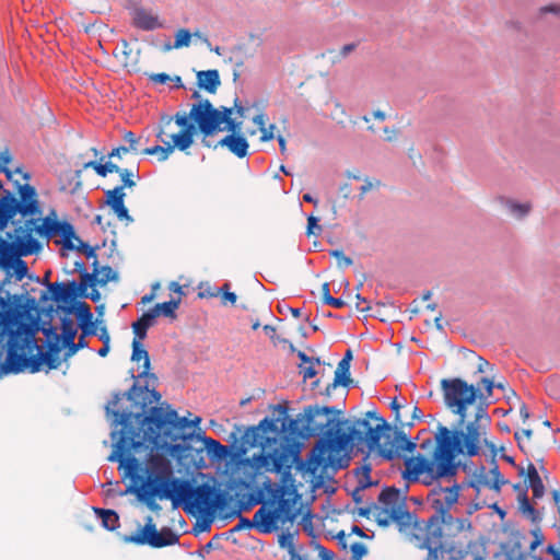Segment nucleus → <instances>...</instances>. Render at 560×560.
Listing matches in <instances>:
<instances>
[{"mask_svg": "<svg viewBox=\"0 0 560 560\" xmlns=\"http://www.w3.org/2000/svg\"><path fill=\"white\" fill-rule=\"evenodd\" d=\"M119 280L118 273L109 266L100 268L98 284L105 285L109 281L117 282Z\"/></svg>", "mask_w": 560, "mask_h": 560, "instance_id": "48", "label": "nucleus"}, {"mask_svg": "<svg viewBox=\"0 0 560 560\" xmlns=\"http://www.w3.org/2000/svg\"><path fill=\"white\" fill-rule=\"evenodd\" d=\"M527 479L530 489L533 490V497L535 499H540L545 494V486L542 480L533 463H528L527 466Z\"/></svg>", "mask_w": 560, "mask_h": 560, "instance_id": "33", "label": "nucleus"}, {"mask_svg": "<svg viewBox=\"0 0 560 560\" xmlns=\"http://www.w3.org/2000/svg\"><path fill=\"white\" fill-rule=\"evenodd\" d=\"M279 421L280 418L265 417L257 425L246 429L241 438V444L235 447L232 459L240 460L249 448L256 446L261 448V452L252 460H246L255 470L249 479H253L262 468L272 472H281L284 468L290 469V458L299 457L301 443L293 442L288 436L279 439Z\"/></svg>", "mask_w": 560, "mask_h": 560, "instance_id": "5", "label": "nucleus"}, {"mask_svg": "<svg viewBox=\"0 0 560 560\" xmlns=\"http://www.w3.org/2000/svg\"><path fill=\"white\" fill-rule=\"evenodd\" d=\"M225 128L229 131V135H241V126L242 122L237 121L234 118H230L229 120L224 121Z\"/></svg>", "mask_w": 560, "mask_h": 560, "instance_id": "60", "label": "nucleus"}, {"mask_svg": "<svg viewBox=\"0 0 560 560\" xmlns=\"http://www.w3.org/2000/svg\"><path fill=\"white\" fill-rule=\"evenodd\" d=\"M12 160L10 150L5 148L0 152V173H4L8 179L12 178V172L5 166Z\"/></svg>", "mask_w": 560, "mask_h": 560, "instance_id": "51", "label": "nucleus"}, {"mask_svg": "<svg viewBox=\"0 0 560 560\" xmlns=\"http://www.w3.org/2000/svg\"><path fill=\"white\" fill-rule=\"evenodd\" d=\"M520 511L527 515L533 523H539L541 521V516L539 512L532 505L529 499L527 497V491L523 490L518 498Z\"/></svg>", "mask_w": 560, "mask_h": 560, "instance_id": "37", "label": "nucleus"}, {"mask_svg": "<svg viewBox=\"0 0 560 560\" xmlns=\"http://www.w3.org/2000/svg\"><path fill=\"white\" fill-rule=\"evenodd\" d=\"M197 80L198 86L209 93H214L221 84L219 71L215 69L199 71Z\"/></svg>", "mask_w": 560, "mask_h": 560, "instance_id": "30", "label": "nucleus"}, {"mask_svg": "<svg viewBox=\"0 0 560 560\" xmlns=\"http://www.w3.org/2000/svg\"><path fill=\"white\" fill-rule=\"evenodd\" d=\"M186 438H189L190 441L200 442L202 446L196 448V451H206L208 457L212 462H221L229 455L232 456L233 454L231 453V448L229 446L221 444L218 440L207 436L205 433H189Z\"/></svg>", "mask_w": 560, "mask_h": 560, "instance_id": "18", "label": "nucleus"}, {"mask_svg": "<svg viewBox=\"0 0 560 560\" xmlns=\"http://www.w3.org/2000/svg\"><path fill=\"white\" fill-rule=\"evenodd\" d=\"M62 347L66 348L63 360H68L69 358L74 355L79 350L86 348L88 341L83 337H79L77 342H74V340H69L62 343Z\"/></svg>", "mask_w": 560, "mask_h": 560, "instance_id": "47", "label": "nucleus"}, {"mask_svg": "<svg viewBox=\"0 0 560 560\" xmlns=\"http://www.w3.org/2000/svg\"><path fill=\"white\" fill-rule=\"evenodd\" d=\"M276 409L285 417V407L277 405ZM340 412L334 406H305L303 412L296 419L287 420L283 418L279 428V435H281V432H288L285 436L289 439L290 435L307 439L322 434L313 446L308 458L310 463L314 464L315 468H318L332 465L335 460L334 454L346 451L351 444H362L365 442L369 453L373 452L378 446L382 431L385 429L389 430V424L384 418L378 419L380 423L375 428H372L366 419H357L352 425H348L347 430H343L341 427L348 424V420H339L338 416Z\"/></svg>", "mask_w": 560, "mask_h": 560, "instance_id": "2", "label": "nucleus"}, {"mask_svg": "<svg viewBox=\"0 0 560 560\" xmlns=\"http://www.w3.org/2000/svg\"><path fill=\"white\" fill-rule=\"evenodd\" d=\"M105 411L115 428L121 427L119 431L112 432V438L115 439L118 435V439L113 445V452L108 456V460L118 462L124 478L131 479V485L125 493H135L137 499L153 512L161 510V506L155 502V498L171 500L174 509L182 505L186 513L198 510L208 514H212L229 501L226 491L208 482L194 486L190 480L152 471H148L147 478H142L138 474L140 469L139 460L135 456H125L130 450H138L143 445L132 446L138 439L136 434L140 427L133 416H129L126 423L124 421L119 422L124 415L128 413L121 393H114L112 400L105 406ZM141 438L140 433L139 440Z\"/></svg>", "mask_w": 560, "mask_h": 560, "instance_id": "1", "label": "nucleus"}, {"mask_svg": "<svg viewBox=\"0 0 560 560\" xmlns=\"http://www.w3.org/2000/svg\"><path fill=\"white\" fill-rule=\"evenodd\" d=\"M117 174L121 179V185H119L118 187H122V190L125 188H132L136 186V180L133 179V177H139L138 171L135 172L133 170L130 168L119 167Z\"/></svg>", "mask_w": 560, "mask_h": 560, "instance_id": "46", "label": "nucleus"}, {"mask_svg": "<svg viewBox=\"0 0 560 560\" xmlns=\"http://www.w3.org/2000/svg\"><path fill=\"white\" fill-rule=\"evenodd\" d=\"M440 560H483L478 551V545L475 541L467 544L455 542L451 546H444V558Z\"/></svg>", "mask_w": 560, "mask_h": 560, "instance_id": "19", "label": "nucleus"}, {"mask_svg": "<svg viewBox=\"0 0 560 560\" xmlns=\"http://www.w3.org/2000/svg\"><path fill=\"white\" fill-rule=\"evenodd\" d=\"M179 305V300H170L167 302L158 303L153 307L149 310V312L154 315V318H156L160 315H163L165 317L175 318L176 317V308Z\"/></svg>", "mask_w": 560, "mask_h": 560, "instance_id": "36", "label": "nucleus"}, {"mask_svg": "<svg viewBox=\"0 0 560 560\" xmlns=\"http://www.w3.org/2000/svg\"><path fill=\"white\" fill-rule=\"evenodd\" d=\"M58 224H60V221L50 219L49 217L43 219V223L40 225H36L34 228V231L47 238H51L52 236L57 235L58 232ZM33 231V228H32Z\"/></svg>", "mask_w": 560, "mask_h": 560, "instance_id": "40", "label": "nucleus"}, {"mask_svg": "<svg viewBox=\"0 0 560 560\" xmlns=\"http://www.w3.org/2000/svg\"><path fill=\"white\" fill-rule=\"evenodd\" d=\"M58 232L57 235L60 236V244L62 245L63 249L67 250H74L75 249V243L74 241H79V236H77L73 225L68 221H60V224H58Z\"/></svg>", "mask_w": 560, "mask_h": 560, "instance_id": "29", "label": "nucleus"}, {"mask_svg": "<svg viewBox=\"0 0 560 560\" xmlns=\"http://www.w3.org/2000/svg\"><path fill=\"white\" fill-rule=\"evenodd\" d=\"M238 516V523L230 530L231 533L240 532L244 528H253L255 527L261 534H271V527L268 523H266L260 509H258L253 520H249L241 514V510L236 512Z\"/></svg>", "mask_w": 560, "mask_h": 560, "instance_id": "25", "label": "nucleus"}, {"mask_svg": "<svg viewBox=\"0 0 560 560\" xmlns=\"http://www.w3.org/2000/svg\"><path fill=\"white\" fill-rule=\"evenodd\" d=\"M82 252L86 258H95V248L90 246L89 244L84 243L79 238L78 244H75V249Z\"/></svg>", "mask_w": 560, "mask_h": 560, "instance_id": "55", "label": "nucleus"}, {"mask_svg": "<svg viewBox=\"0 0 560 560\" xmlns=\"http://www.w3.org/2000/svg\"><path fill=\"white\" fill-rule=\"evenodd\" d=\"M122 540L136 545H148L152 548H163L177 544L179 536L166 526L158 530L152 517L148 516L145 525L139 532L130 536H124Z\"/></svg>", "mask_w": 560, "mask_h": 560, "instance_id": "13", "label": "nucleus"}, {"mask_svg": "<svg viewBox=\"0 0 560 560\" xmlns=\"http://www.w3.org/2000/svg\"><path fill=\"white\" fill-rule=\"evenodd\" d=\"M503 551L506 560H541L540 558L527 555L522 550L520 541L503 546Z\"/></svg>", "mask_w": 560, "mask_h": 560, "instance_id": "35", "label": "nucleus"}, {"mask_svg": "<svg viewBox=\"0 0 560 560\" xmlns=\"http://www.w3.org/2000/svg\"><path fill=\"white\" fill-rule=\"evenodd\" d=\"M16 198L19 214L23 218L30 217L25 222L24 229H32L36 223V217L42 214L40 203L38 200L37 190L30 184H18Z\"/></svg>", "mask_w": 560, "mask_h": 560, "instance_id": "16", "label": "nucleus"}, {"mask_svg": "<svg viewBox=\"0 0 560 560\" xmlns=\"http://www.w3.org/2000/svg\"><path fill=\"white\" fill-rule=\"evenodd\" d=\"M454 520H448L439 514H432L428 520H418L413 514L408 529L404 534L419 542V548L427 549L425 560H440L444 558L443 527L451 525Z\"/></svg>", "mask_w": 560, "mask_h": 560, "instance_id": "8", "label": "nucleus"}, {"mask_svg": "<svg viewBox=\"0 0 560 560\" xmlns=\"http://www.w3.org/2000/svg\"><path fill=\"white\" fill-rule=\"evenodd\" d=\"M125 197H126V194H125V191H122V187L116 186L115 188L105 191V198H106L105 203L108 207H110Z\"/></svg>", "mask_w": 560, "mask_h": 560, "instance_id": "49", "label": "nucleus"}, {"mask_svg": "<svg viewBox=\"0 0 560 560\" xmlns=\"http://www.w3.org/2000/svg\"><path fill=\"white\" fill-rule=\"evenodd\" d=\"M148 392V385L139 386L137 382L125 393H121L124 404L128 408V413H125L121 421L126 423L129 416H133L138 420L140 427L136 436L137 439L132 446L145 445L152 448L166 447L172 455H183L190 451L192 447L188 443V434L180 433L182 430L196 427L200 423L201 419L196 417L189 420L186 417H178L174 409L165 411L162 407L153 406L147 413V399L144 397Z\"/></svg>", "mask_w": 560, "mask_h": 560, "instance_id": "4", "label": "nucleus"}, {"mask_svg": "<svg viewBox=\"0 0 560 560\" xmlns=\"http://www.w3.org/2000/svg\"><path fill=\"white\" fill-rule=\"evenodd\" d=\"M71 289L73 290V293H75L77 298H88V285H82L81 282H77L75 280L70 281Z\"/></svg>", "mask_w": 560, "mask_h": 560, "instance_id": "59", "label": "nucleus"}, {"mask_svg": "<svg viewBox=\"0 0 560 560\" xmlns=\"http://www.w3.org/2000/svg\"><path fill=\"white\" fill-rule=\"evenodd\" d=\"M38 331L45 336V347L51 350H61L60 335L50 320L40 322L38 319Z\"/></svg>", "mask_w": 560, "mask_h": 560, "instance_id": "28", "label": "nucleus"}, {"mask_svg": "<svg viewBox=\"0 0 560 560\" xmlns=\"http://www.w3.org/2000/svg\"><path fill=\"white\" fill-rule=\"evenodd\" d=\"M350 549L354 560H360L368 552L365 545H363L362 542L352 544Z\"/></svg>", "mask_w": 560, "mask_h": 560, "instance_id": "57", "label": "nucleus"}, {"mask_svg": "<svg viewBox=\"0 0 560 560\" xmlns=\"http://www.w3.org/2000/svg\"><path fill=\"white\" fill-rule=\"evenodd\" d=\"M131 16L133 26L141 31H154L163 27L159 16L153 14L151 10L141 7L135 8L131 11Z\"/></svg>", "mask_w": 560, "mask_h": 560, "instance_id": "23", "label": "nucleus"}, {"mask_svg": "<svg viewBox=\"0 0 560 560\" xmlns=\"http://www.w3.org/2000/svg\"><path fill=\"white\" fill-rule=\"evenodd\" d=\"M218 147H225L235 156L243 159L248 153L249 144L246 138L242 135H226L212 148L217 149Z\"/></svg>", "mask_w": 560, "mask_h": 560, "instance_id": "26", "label": "nucleus"}, {"mask_svg": "<svg viewBox=\"0 0 560 560\" xmlns=\"http://www.w3.org/2000/svg\"><path fill=\"white\" fill-rule=\"evenodd\" d=\"M441 387L445 406L458 416L456 428H463L467 418V407L479 398V388L459 377L442 380Z\"/></svg>", "mask_w": 560, "mask_h": 560, "instance_id": "10", "label": "nucleus"}, {"mask_svg": "<svg viewBox=\"0 0 560 560\" xmlns=\"http://www.w3.org/2000/svg\"><path fill=\"white\" fill-rule=\"evenodd\" d=\"M479 402L472 421L462 428H448L440 424L435 434V443L428 439L420 443L421 450H428L434 445L431 458L423 455L408 457L405 459V469L401 472L402 479L408 482L421 481L425 486H432L442 478L454 477L459 468L456 462L458 455L474 457L478 455L480 446V429L483 422L490 423L488 415V402L482 400L479 393Z\"/></svg>", "mask_w": 560, "mask_h": 560, "instance_id": "3", "label": "nucleus"}, {"mask_svg": "<svg viewBox=\"0 0 560 560\" xmlns=\"http://www.w3.org/2000/svg\"><path fill=\"white\" fill-rule=\"evenodd\" d=\"M36 354L27 357L25 354V360H18L12 359L9 360L7 358L8 363L10 364V370L12 372H21L23 369L28 368L32 373H36L40 370V366L43 363H45L48 366V370H56L60 365V360L58 359V353L60 350H51L47 349V351L44 353L38 346Z\"/></svg>", "mask_w": 560, "mask_h": 560, "instance_id": "15", "label": "nucleus"}, {"mask_svg": "<svg viewBox=\"0 0 560 560\" xmlns=\"http://www.w3.org/2000/svg\"><path fill=\"white\" fill-rule=\"evenodd\" d=\"M380 505L373 506L375 522L381 527H387L394 522L399 532L408 529L413 514L408 511L406 495L395 487H386L378 494Z\"/></svg>", "mask_w": 560, "mask_h": 560, "instance_id": "9", "label": "nucleus"}, {"mask_svg": "<svg viewBox=\"0 0 560 560\" xmlns=\"http://www.w3.org/2000/svg\"><path fill=\"white\" fill-rule=\"evenodd\" d=\"M532 535L534 536V540L529 545L530 551H534L538 546H540L544 541V535L540 528H535L532 530Z\"/></svg>", "mask_w": 560, "mask_h": 560, "instance_id": "63", "label": "nucleus"}, {"mask_svg": "<svg viewBox=\"0 0 560 560\" xmlns=\"http://www.w3.org/2000/svg\"><path fill=\"white\" fill-rule=\"evenodd\" d=\"M316 363H310L308 366L300 364V373L303 375L304 380L313 378L318 374V371L315 369Z\"/></svg>", "mask_w": 560, "mask_h": 560, "instance_id": "58", "label": "nucleus"}, {"mask_svg": "<svg viewBox=\"0 0 560 560\" xmlns=\"http://www.w3.org/2000/svg\"><path fill=\"white\" fill-rule=\"evenodd\" d=\"M322 231V228L318 225V218L314 217L313 214L307 217V229L306 234L307 235H314Z\"/></svg>", "mask_w": 560, "mask_h": 560, "instance_id": "56", "label": "nucleus"}, {"mask_svg": "<svg viewBox=\"0 0 560 560\" xmlns=\"http://www.w3.org/2000/svg\"><path fill=\"white\" fill-rule=\"evenodd\" d=\"M504 207L508 211L517 219H522L529 213L530 205L529 203H518L513 200L501 199Z\"/></svg>", "mask_w": 560, "mask_h": 560, "instance_id": "41", "label": "nucleus"}, {"mask_svg": "<svg viewBox=\"0 0 560 560\" xmlns=\"http://www.w3.org/2000/svg\"><path fill=\"white\" fill-rule=\"evenodd\" d=\"M279 546L289 550H294L293 536L290 533H282L278 538Z\"/></svg>", "mask_w": 560, "mask_h": 560, "instance_id": "54", "label": "nucleus"}, {"mask_svg": "<svg viewBox=\"0 0 560 560\" xmlns=\"http://www.w3.org/2000/svg\"><path fill=\"white\" fill-rule=\"evenodd\" d=\"M15 235L7 232L8 240H0V269L10 275L15 281L28 278V267L22 257L37 254L42 249V244L33 237L32 229L18 226Z\"/></svg>", "mask_w": 560, "mask_h": 560, "instance_id": "7", "label": "nucleus"}, {"mask_svg": "<svg viewBox=\"0 0 560 560\" xmlns=\"http://www.w3.org/2000/svg\"><path fill=\"white\" fill-rule=\"evenodd\" d=\"M399 439L402 441L398 447L401 452H413L417 447V442L407 438V435H399Z\"/></svg>", "mask_w": 560, "mask_h": 560, "instance_id": "61", "label": "nucleus"}, {"mask_svg": "<svg viewBox=\"0 0 560 560\" xmlns=\"http://www.w3.org/2000/svg\"><path fill=\"white\" fill-rule=\"evenodd\" d=\"M175 121V124L183 128L184 125H186L189 120H194L198 125V119L194 118L192 116V107L190 108L189 114L185 113H177L174 116H163L161 118V121L164 125H170L172 121Z\"/></svg>", "mask_w": 560, "mask_h": 560, "instance_id": "45", "label": "nucleus"}, {"mask_svg": "<svg viewBox=\"0 0 560 560\" xmlns=\"http://www.w3.org/2000/svg\"><path fill=\"white\" fill-rule=\"evenodd\" d=\"M350 363H347V361H339L337 370L335 372V378L331 383V387H347L350 384Z\"/></svg>", "mask_w": 560, "mask_h": 560, "instance_id": "39", "label": "nucleus"}, {"mask_svg": "<svg viewBox=\"0 0 560 560\" xmlns=\"http://www.w3.org/2000/svg\"><path fill=\"white\" fill-rule=\"evenodd\" d=\"M164 130L163 128H160L159 132L156 133V138L163 142L165 144V147H162V145H153V147H150V148H147L142 151L143 154L145 155H154V154H159V161H165L168 159L170 154L174 151V149L176 148L175 143L173 142L172 144L166 141L164 138Z\"/></svg>", "mask_w": 560, "mask_h": 560, "instance_id": "31", "label": "nucleus"}, {"mask_svg": "<svg viewBox=\"0 0 560 560\" xmlns=\"http://www.w3.org/2000/svg\"><path fill=\"white\" fill-rule=\"evenodd\" d=\"M275 129H276V126L273 124H271L269 127L266 126V128H260V132H261L260 141L267 142V141L272 140L275 138V133H273Z\"/></svg>", "mask_w": 560, "mask_h": 560, "instance_id": "64", "label": "nucleus"}, {"mask_svg": "<svg viewBox=\"0 0 560 560\" xmlns=\"http://www.w3.org/2000/svg\"><path fill=\"white\" fill-rule=\"evenodd\" d=\"M197 129V124L194 120H189L179 132L172 135V142L175 143L176 149L180 151L187 150L194 142V135Z\"/></svg>", "mask_w": 560, "mask_h": 560, "instance_id": "27", "label": "nucleus"}, {"mask_svg": "<svg viewBox=\"0 0 560 560\" xmlns=\"http://www.w3.org/2000/svg\"><path fill=\"white\" fill-rule=\"evenodd\" d=\"M77 328L73 324V320L68 316L62 317L60 341L62 340V343H65L69 340H74Z\"/></svg>", "mask_w": 560, "mask_h": 560, "instance_id": "42", "label": "nucleus"}, {"mask_svg": "<svg viewBox=\"0 0 560 560\" xmlns=\"http://www.w3.org/2000/svg\"><path fill=\"white\" fill-rule=\"evenodd\" d=\"M490 474L493 476L492 481L489 480L486 468L481 466L477 469V472H475L474 479L467 483L468 487L479 491L481 486H488L495 491H500L501 487L506 483V480L502 479L498 465H494L493 468L490 469Z\"/></svg>", "mask_w": 560, "mask_h": 560, "instance_id": "22", "label": "nucleus"}, {"mask_svg": "<svg viewBox=\"0 0 560 560\" xmlns=\"http://www.w3.org/2000/svg\"><path fill=\"white\" fill-rule=\"evenodd\" d=\"M94 513L101 518L102 526L107 530H115L119 527V516L114 510L93 508Z\"/></svg>", "mask_w": 560, "mask_h": 560, "instance_id": "34", "label": "nucleus"}, {"mask_svg": "<svg viewBox=\"0 0 560 560\" xmlns=\"http://www.w3.org/2000/svg\"><path fill=\"white\" fill-rule=\"evenodd\" d=\"M104 160V156L101 158V161ZM84 168H93L95 173L101 177H106L110 173H116L119 170V166L110 161L105 163L90 161L84 164Z\"/></svg>", "mask_w": 560, "mask_h": 560, "instance_id": "38", "label": "nucleus"}, {"mask_svg": "<svg viewBox=\"0 0 560 560\" xmlns=\"http://www.w3.org/2000/svg\"><path fill=\"white\" fill-rule=\"evenodd\" d=\"M9 303L12 305L13 318H0L2 332L8 336V359L25 360V351L33 352L38 348L35 339L38 332V317H24L27 313L36 310L38 301L34 296H28V291L25 289L20 294H11L5 292Z\"/></svg>", "mask_w": 560, "mask_h": 560, "instance_id": "6", "label": "nucleus"}, {"mask_svg": "<svg viewBox=\"0 0 560 560\" xmlns=\"http://www.w3.org/2000/svg\"><path fill=\"white\" fill-rule=\"evenodd\" d=\"M125 140L129 143V145L126 147L128 152H138L137 144L139 142V139L136 138L133 132L127 131L125 133Z\"/></svg>", "mask_w": 560, "mask_h": 560, "instance_id": "62", "label": "nucleus"}, {"mask_svg": "<svg viewBox=\"0 0 560 560\" xmlns=\"http://www.w3.org/2000/svg\"><path fill=\"white\" fill-rule=\"evenodd\" d=\"M191 39V33L186 28H180L175 34V42L173 45L166 44L164 49L171 50L172 48L178 49L182 47H188Z\"/></svg>", "mask_w": 560, "mask_h": 560, "instance_id": "43", "label": "nucleus"}, {"mask_svg": "<svg viewBox=\"0 0 560 560\" xmlns=\"http://www.w3.org/2000/svg\"><path fill=\"white\" fill-rule=\"evenodd\" d=\"M329 255L338 260L339 267H349L353 264V260L346 256L341 249H332L329 252Z\"/></svg>", "mask_w": 560, "mask_h": 560, "instance_id": "52", "label": "nucleus"}, {"mask_svg": "<svg viewBox=\"0 0 560 560\" xmlns=\"http://www.w3.org/2000/svg\"><path fill=\"white\" fill-rule=\"evenodd\" d=\"M154 315H152L149 311L144 312L138 320L133 322L131 327L135 334V338L132 341V353H131V360L135 362L143 361L142 371L139 372L137 375L135 374L133 370L130 371V376L133 380L138 378H149V380H156L155 374L150 373L151 363H150V357L148 351L143 348L141 340H143L147 337L148 329L153 326L154 324Z\"/></svg>", "mask_w": 560, "mask_h": 560, "instance_id": "12", "label": "nucleus"}, {"mask_svg": "<svg viewBox=\"0 0 560 560\" xmlns=\"http://www.w3.org/2000/svg\"><path fill=\"white\" fill-rule=\"evenodd\" d=\"M232 114L233 107L215 108L209 100H201L199 103L192 104V116L196 120L198 119V130L203 136L201 141L203 147H212L208 138L222 130L221 125L232 118Z\"/></svg>", "mask_w": 560, "mask_h": 560, "instance_id": "11", "label": "nucleus"}, {"mask_svg": "<svg viewBox=\"0 0 560 560\" xmlns=\"http://www.w3.org/2000/svg\"><path fill=\"white\" fill-rule=\"evenodd\" d=\"M385 431H389L388 429H385L382 431L381 436L383 435L386 439V445H389V447L386 446H376L373 451L378 448V454L382 458L386 460H393L395 457L400 455L401 450L398 447L400 444H402V441L399 439V435H407L401 429L394 430L393 434H385Z\"/></svg>", "mask_w": 560, "mask_h": 560, "instance_id": "24", "label": "nucleus"}, {"mask_svg": "<svg viewBox=\"0 0 560 560\" xmlns=\"http://www.w3.org/2000/svg\"><path fill=\"white\" fill-rule=\"evenodd\" d=\"M269 493L273 502H277V506L273 509H267L266 505H261L260 512L271 527V533L278 529V522L281 521L283 524L287 522H293L298 515V512L292 509V501L285 499L284 495L289 493L285 486H276L269 489Z\"/></svg>", "mask_w": 560, "mask_h": 560, "instance_id": "14", "label": "nucleus"}, {"mask_svg": "<svg viewBox=\"0 0 560 560\" xmlns=\"http://www.w3.org/2000/svg\"><path fill=\"white\" fill-rule=\"evenodd\" d=\"M459 490L460 486L457 483L445 488L441 486L432 488L428 494V502L434 510L433 514H439L448 520H454L450 514V510L457 502Z\"/></svg>", "mask_w": 560, "mask_h": 560, "instance_id": "17", "label": "nucleus"}, {"mask_svg": "<svg viewBox=\"0 0 560 560\" xmlns=\"http://www.w3.org/2000/svg\"><path fill=\"white\" fill-rule=\"evenodd\" d=\"M61 308L67 313H71L73 311L79 326L93 320V313L90 306L83 301H77L72 306H65Z\"/></svg>", "mask_w": 560, "mask_h": 560, "instance_id": "32", "label": "nucleus"}, {"mask_svg": "<svg viewBox=\"0 0 560 560\" xmlns=\"http://www.w3.org/2000/svg\"><path fill=\"white\" fill-rule=\"evenodd\" d=\"M12 305L8 298L0 295V318H13Z\"/></svg>", "mask_w": 560, "mask_h": 560, "instance_id": "53", "label": "nucleus"}, {"mask_svg": "<svg viewBox=\"0 0 560 560\" xmlns=\"http://www.w3.org/2000/svg\"><path fill=\"white\" fill-rule=\"evenodd\" d=\"M93 271L88 272L86 269L80 273V282L82 285L95 287L98 284L100 267L98 261L95 259L93 262Z\"/></svg>", "mask_w": 560, "mask_h": 560, "instance_id": "44", "label": "nucleus"}, {"mask_svg": "<svg viewBox=\"0 0 560 560\" xmlns=\"http://www.w3.org/2000/svg\"><path fill=\"white\" fill-rule=\"evenodd\" d=\"M0 231L4 230L13 218L19 214V208L15 195L9 189H4L0 184Z\"/></svg>", "mask_w": 560, "mask_h": 560, "instance_id": "21", "label": "nucleus"}, {"mask_svg": "<svg viewBox=\"0 0 560 560\" xmlns=\"http://www.w3.org/2000/svg\"><path fill=\"white\" fill-rule=\"evenodd\" d=\"M49 299L58 302V303H65L70 304L69 306H72V304L75 301V293H73V290L71 289L70 282H55V283H48V291H43L39 301L46 302Z\"/></svg>", "mask_w": 560, "mask_h": 560, "instance_id": "20", "label": "nucleus"}, {"mask_svg": "<svg viewBox=\"0 0 560 560\" xmlns=\"http://www.w3.org/2000/svg\"><path fill=\"white\" fill-rule=\"evenodd\" d=\"M114 213L117 215L119 220H126L128 222H132L133 219L129 215L128 209L125 206V198L119 200L109 207Z\"/></svg>", "mask_w": 560, "mask_h": 560, "instance_id": "50", "label": "nucleus"}]
</instances>
